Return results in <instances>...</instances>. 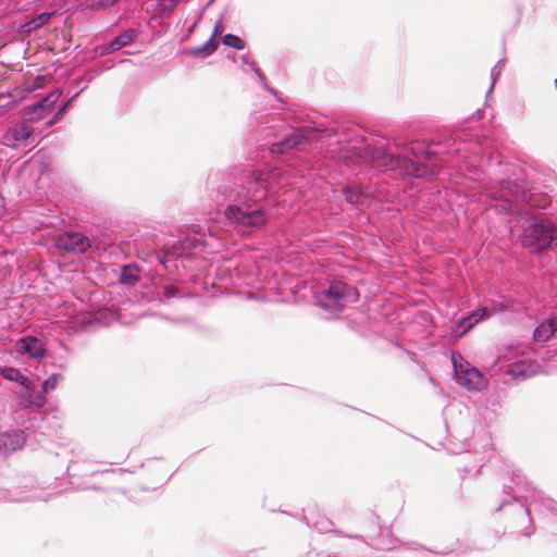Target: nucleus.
I'll return each mask as SVG.
<instances>
[{
	"mask_svg": "<svg viewBox=\"0 0 557 557\" xmlns=\"http://www.w3.org/2000/svg\"><path fill=\"white\" fill-rule=\"evenodd\" d=\"M363 158L375 166L386 170L403 169L407 173L418 177L434 175L436 173L435 170L426 172L424 165L419 164L407 156L387 153L384 148L366 146L363 148Z\"/></svg>",
	"mask_w": 557,
	"mask_h": 557,
	"instance_id": "obj_1",
	"label": "nucleus"
},
{
	"mask_svg": "<svg viewBox=\"0 0 557 557\" xmlns=\"http://www.w3.org/2000/svg\"><path fill=\"white\" fill-rule=\"evenodd\" d=\"M521 243L532 252H539L552 245L557 246V227L545 220L531 224L523 232Z\"/></svg>",
	"mask_w": 557,
	"mask_h": 557,
	"instance_id": "obj_2",
	"label": "nucleus"
},
{
	"mask_svg": "<svg viewBox=\"0 0 557 557\" xmlns=\"http://www.w3.org/2000/svg\"><path fill=\"white\" fill-rule=\"evenodd\" d=\"M356 295V290L342 282H333L329 288L321 292L318 297L319 306L334 311H342L350 296Z\"/></svg>",
	"mask_w": 557,
	"mask_h": 557,
	"instance_id": "obj_3",
	"label": "nucleus"
},
{
	"mask_svg": "<svg viewBox=\"0 0 557 557\" xmlns=\"http://www.w3.org/2000/svg\"><path fill=\"white\" fill-rule=\"evenodd\" d=\"M224 214L232 224L239 227H259L267 222L265 213L262 210L245 212L239 207L230 206L225 209Z\"/></svg>",
	"mask_w": 557,
	"mask_h": 557,
	"instance_id": "obj_4",
	"label": "nucleus"
},
{
	"mask_svg": "<svg viewBox=\"0 0 557 557\" xmlns=\"http://www.w3.org/2000/svg\"><path fill=\"white\" fill-rule=\"evenodd\" d=\"M457 382L468 389L482 391L487 386L485 376L473 367H455Z\"/></svg>",
	"mask_w": 557,
	"mask_h": 557,
	"instance_id": "obj_5",
	"label": "nucleus"
},
{
	"mask_svg": "<svg viewBox=\"0 0 557 557\" xmlns=\"http://www.w3.org/2000/svg\"><path fill=\"white\" fill-rule=\"evenodd\" d=\"M60 96V91H52L36 104L24 108L25 119L29 122H36L44 119L51 112L53 104L59 100Z\"/></svg>",
	"mask_w": 557,
	"mask_h": 557,
	"instance_id": "obj_6",
	"label": "nucleus"
},
{
	"mask_svg": "<svg viewBox=\"0 0 557 557\" xmlns=\"http://www.w3.org/2000/svg\"><path fill=\"white\" fill-rule=\"evenodd\" d=\"M57 246L65 252H84L89 248L90 242L81 233H65L57 238Z\"/></svg>",
	"mask_w": 557,
	"mask_h": 557,
	"instance_id": "obj_7",
	"label": "nucleus"
},
{
	"mask_svg": "<svg viewBox=\"0 0 557 557\" xmlns=\"http://www.w3.org/2000/svg\"><path fill=\"white\" fill-rule=\"evenodd\" d=\"M318 138V132L313 128H302L296 131L290 136L286 137L283 141L275 145V151L285 152L289 149H295L309 140Z\"/></svg>",
	"mask_w": 557,
	"mask_h": 557,
	"instance_id": "obj_8",
	"label": "nucleus"
},
{
	"mask_svg": "<svg viewBox=\"0 0 557 557\" xmlns=\"http://www.w3.org/2000/svg\"><path fill=\"white\" fill-rule=\"evenodd\" d=\"M33 134V129L25 124L10 127L3 136L5 145L16 148L23 145Z\"/></svg>",
	"mask_w": 557,
	"mask_h": 557,
	"instance_id": "obj_9",
	"label": "nucleus"
},
{
	"mask_svg": "<svg viewBox=\"0 0 557 557\" xmlns=\"http://www.w3.org/2000/svg\"><path fill=\"white\" fill-rule=\"evenodd\" d=\"M24 443L25 437L22 431L0 434V454H11L22 448Z\"/></svg>",
	"mask_w": 557,
	"mask_h": 557,
	"instance_id": "obj_10",
	"label": "nucleus"
},
{
	"mask_svg": "<svg viewBox=\"0 0 557 557\" xmlns=\"http://www.w3.org/2000/svg\"><path fill=\"white\" fill-rule=\"evenodd\" d=\"M507 373L515 379H525L540 373V366L531 360H522L510 364Z\"/></svg>",
	"mask_w": 557,
	"mask_h": 557,
	"instance_id": "obj_11",
	"label": "nucleus"
},
{
	"mask_svg": "<svg viewBox=\"0 0 557 557\" xmlns=\"http://www.w3.org/2000/svg\"><path fill=\"white\" fill-rule=\"evenodd\" d=\"M557 333V317L543 321L534 331L535 342L545 343Z\"/></svg>",
	"mask_w": 557,
	"mask_h": 557,
	"instance_id": "obj_12",
	"label": "nucleus"
},
{
	"mask_svg": "<svg viewBox=\"0 0 557 557\" xmlns=\"http://www.w3.org/2000/svg\"><path fill=\"white\" fill-rule=\"evenodd\" d=\"M18 350L28 354L33 358H42L45 355L44 344L36 337H26L17 343Z\"/></svg>",
	"mask_w": 557,
	"mask_h": 557,
	"instance_id": "obj_13",
	"label": "nucleus"
},
{
	"mask_svg": "<svg viewBox=\"0 0 557 557\" xmlns=\"http://www.w3.org/2000/svg\"><path fill=\"white\" fill-rule=\"evenodd\" d=\"M0 374L8 381L21 383L26 391H30L33 388L30 380L22 375V373L15 368H3L1 369Z\"/></svg>",
	"mask_w": 557,
	"mask_h": 557,
	"instance_id": "obj_14",
	"label": "nucleus"
},
{
	"mask_svg": "<svg viewBox=\"0 0 557 557\" xmlns=\"http://www.w3.org/2000/svg\"><path fill=\"white\" fill-rule=\"evenodd\" d=\"M216 48L218 42L213 38H210L202 46L187 50V54L195 58H205L212 54L216 50Z\"/></svg>",
	"mask_w": 557,
	"mask_h": 557,
	"instance_id": "obj_15",
	"label": "nucleus"
},
{
	"mask_svg": "<svg viewBox=\"0 0 557 557\" xmlns=\"http://www.w3.org/2000/svg\"><path fill=\"white\" fill-rule=\"evenodd\" d=\"M54 14H55L54 12L40 13L37 16H35L32 21L26 23L23 26V28L25 32H32V30L38 29L41 26H44L45 24H47Z\"/></svg>",
	"mask_w": 557,
	"mask_h": 557,
	"instance_id": "obj_16",
	"label": "nucleus"
},
{
	"mask_svg": "<svg viewBox=\"0 0 557 557\" xmlns=\"http://www.w3.org/2000/svg\"><path fill=\"white\" fill-rule=\"evenodd\" d=\"M485 313H486L485 309H483L481 312L474 311L471 314H469L468 317L463 318L459 324H460V326H462L465 329V331H468L474 324H476L485 315Z\"/></svg>",
	"mask_w": 557,
	"mask_h": 557,
	"instance_id": "obj_17",
	"label": "nucleus"
},
{
	"mask_svg": "<svg viewBox=\"0 0 557 557\" xmlns=\"http://www.w3.org/2000/svg\"><path fill=\"white\" fill-rule=\"evenodd\" d=\"M346 200L352 205L361 202L363 197L361 190L357 186H347L343 189Z\"/></svg>",
	"mask_w": 557,
	"mask_h": 557,
	"instance_id": "obj_18",
	"label": "nucleus"
},
{
	"mask_svg": "<svg viewBox=\"0 0 557 557\" xmlns=\"http://www.w3.org/2000/svg\"><path fill=\"white\" fill-rule=\"evenodd\" d=\"M134 38H135L134 30L125 32L124 34L120 35L111 42V47L114 50L120 49V48L128 45Z\"/></svg>",
	"mask_w": 557,
	"mask_h": 557,
	"instance_id": "obj_19",
	"label": "nucleus"
},
{
	"mask_svg": "<svg viewBox=\"0 0 557 557\" xmlns=\"http://www.w3.org/2000/svg\"><path fill=\"white\" fill-rule=\"evenodd\" d=\"M223 44L237 50L244 49V41L239 37L232 34H227L223 37Z\"/></svg>",
	"mask_w": 557,
	"mask_h": 557,
	"instance_id": "obj_20",
	"label": "nucleus"
},
{
	"mask_svg": "<svg viewBox=\"0 0 557 557\" xmlns=\"http://www.w3.org/2000/svg\"><path fill=\"white\" fill-rule=\"evenodd\" d=\"M46 404V397L42 395V394H35L33 392V400H27L25 404H24V407L27 408V407H35V408H40L42 407L44 405Z\"/></svg>",
	"mask_w": 557,
	"mask_h": 557,
	"instance_id": "obj_21",
	"label": "nucleus"
},
{
	"mask_svg": "<svg viewBox=\"0 0 557 557\" xmlns=\"http://www.w3.org/2000/svg\"><path fill=\"white\" fill-rule=\"evenodd\" d=\"M58 383L57 377L52 376L45 381L44 383V392H48L50 388H54Z\"/></svg>",
	"mask_w": 557,
	"mask_h": 557,
	"instance_id": "obj_22",
	"label": "nucleus"
},
{
	"mask_svg": "<svg viewBox=\"0 0 557 557\" xmlns=\"http://www.w3.org/2000/svg\"><path fill=\"white\" fill-rule=\"evenodd\" d=\"M119 0H100L98 3H97V8L99 9H107V8H110L112 5H114Z\"/></svg>",
	"mask_w": 557,
	"mask_h": 557,
	"instance_id": "obj_23",
	"label": "nucleus"
},
{
	"mask_svg": "<svg viewBox=\"0 0 557 557\" xmlns=\"http://www.w3.org/2000/svg\"><path fill=\"white\" fill-rule=\"evenodd\" d=\"M223 32V24L221 21H218L214 25L212 37L215 40V37L220 36Z\"/></svg>",
	"mask_w": 557,
	"mask_h": 557,
	"instance_id": "obj_24",
	"label": "nucleus"
},
{
	"mask_svg": "<svg viewBox=\"0 0 557 557\" xmlns=\"http://www.w3.org/2000/svg\"><path fill=\"white\" fill-rule=\"evenodd\" d=\"M33 391H34V387L30 389V391H27V395H23L21 397V400H20V404L24 407V404L27 401V400H33Z\"/></svg>",
	"mask_w": 557,
	"mask_h": 557,
	"instance_id": "obj_25",
	"label": "nucleus"
},
{
	"mask_svg": "<svg viewBox=\"0 0 557 557\" xmlns=\"http://www.w3.org/2000/svg\"><path fill=\"white\" fill-rule=\"evenodd\" d=\"M165 9H173L180 0H161Z\"/></svg>",
	"mask_w": 557,
	"mask_h": 557,
	"instance_id": "obj_26",
	"label": "nucleus"
},
{
	"mask_svg": "<svg viewBox=\"0 0 557 557\" xmlns=\"http://www.w3.org/2000/svg\"><path fill=\"white\" fill-rule=\"evenodd\" d=\"M410 151L413 157L418 158L423 152V147L419 145L417 148H411Z\"/></svg>",
	"mask_w": 557,
	"mask_h": 557,
	"instance_id": "obj_27",
	"label": "nucleus"
},
{
	"mask_svg": "<svg viewBox=\"0 0 557 557\" xmlns=\"http://www.w3.org/2000/svg\"><path fill=\"white\" fill-rule=\"evenodd\" d=\"M65 108H66V104H64L59 111L58 113L54 115V117L49 122V124H52L54 121H57V119L65 111Z\"/></svg>",
	"mask_w": 557,
	"mask_h": 557,
	"instance_id": "obj_28",
	"label": "nucleus"
},
{
	"mask_svg": "<svg viewBox=\"0 0 557 557\" xmlns=\"http://www.w3.org/2000/svg\"><path fill=\"white\" fill-rule=\"evenodd\" d=\"M555 86H556V88H557V78L555 79Z\"/></svg>",
	"mask_w": 557,
	"mask_h": 557,
	"instance_id": "obj_29",
	"label": "nucleus"
}]
</instances>
